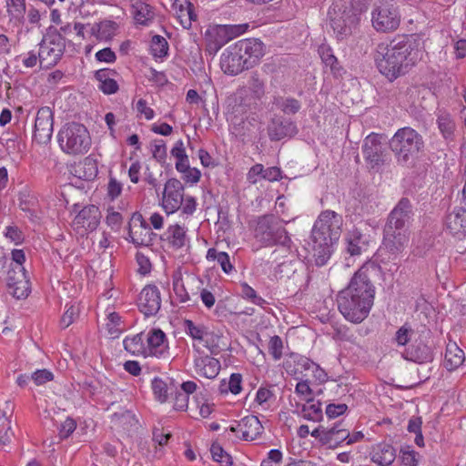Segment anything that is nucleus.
Instances as JSON below:
<instances>
[{"mask_svg":"<svg viewBox=\"0 0 466 466\" xmlns=\"http://www.w3.org/2000/svg\"><path fill=\"white\" fill-rule=\"evenodd\" d=\"M61 149L69 155L86 153L91 147V137L87 128L76 122L66 124L58 132Z\"/></svg>","mask_w":466,"mask_h":466,"instance_id":"8","label":"nucleus"},{"mask_svg":"<svg viewBox=\"0 0 466 466\" xmlns=\"http://www.w3.org/2000/svg\"><path fill=\"white\" fill-rule=\"evenodd\" d=\"M196 367L200 375L208 379H214L220 370V362L215 358L206 356L196 361Z\"/></svg>","mask_w":466,"mask_h":466,"instance_id":"36","label":"nucleus"},{"mask_svg":"<svg viewBox=\"0 0 466 466\" xmlns=\"http://www.w3.org/2000/svg\"><path fill=\"white\" fill-rule=\"evenodd\" d=\"M424 54V42L420 37L401 35L378 45L374 60L379 72L392 82L421 61Z\"/></svg>","mask_w":466,"mask_h":466,"instance_id":"1","label":"nucleus"},{"mask_svg":"<svg viewBox=\"0 0 466 466\" xmlns=\"http://www.w3.org/2000/svg\"><path fill=\"white\" fill-rule=\"evenodd\" d=\"M248 66H254L264 56V45L256 38L242 39L235 43Z\"/></svg>","mask_w":466,"mask_h":466,"instance_id":"21","label":"nucleus"},{"mask_svg":"<svg viewBox=\"0 0 466 466\" xmlns=\"http://www.w3.org/2000/svg\"><path fill=\"white\" fill-rule=\"evenodd\" d=\"M185 187L177 178H169L165 183L161 198V206L167 215L180 209L183 204Z\"/></svg>","mask_w":466,"mask_h":466,"instance_id":"13","label":"nucleus"},{"mask_svg":"<svg viewBox=\"0 0 466 466\" xmlns=\"http://www.w3.org/2000/svg\"><path fill=\"white\" fill-rule=\"evenodd\" d=\"M343 219L333 210L322 211L311 230L312 256L318 267L327 264L332 253V246L341 234Z\"/></svg>","mask_w":466,"mask_h":466,"instance_id":"4","label":"nucleus"},{"mask_svg":"<svg viewBox=\"0 0 466 466\" xmlns=\"http://www.w3.org/2000/svg\"><path fill=\"white\" fill-rule=\"evenodd\" d=\"M242 376L240 373H232L230 375L229 380L228 381V388L227 390H229V391L237 395L242 390Z\"/></svg>","mask_w":466,"mask_h":466,"instance_id":"63","label":"nucleus"},{"mask_svg":"<svg viewBox=\"0 0 466 466\" xmlns=\"http://www.w3.org/2000/svg\"><path fill=\"white\" fill-rule=\"evenodd\" d=\"M117 73L109 68H103L96 71L95 78L98 81V89L102 91L105 95H113L116 94L119 86L115 79V76Z\"/></svg>","mask_w":466,"mask_h":466,"instance_id":"27","label":"nucleus"},{"mask_svg":"<svg viewBox=\"0 0 466 466\" xmlns=\"http://www.w3.org/2000/svg\"><path fill=\"white\" fill-rule=\"evenodd\" d=\"M163 239L173 249H179L189 242L185 228L178 224L169 226L163 235Z\"/></svg>","mask_w":466,"mask_h":466,"instance_id":"30","label":"nucleus"},{"mask_svg":"<svg viewBox=\"0 0 466 466\" xmlns=\"http://www.w3.org/2000/svg\"><path fill=\"white\" fill-rule=\"evenodd\" d=\"M310 435L321 446L336 449L349 437V429L346 428L344 420H340L328 426L319 425L311 431Z\"/></svg>","mask_w":466,"mask_h":466,"instance_id":"10","label":"nucleus"},{"mask_svg":"<svg viewBox=\"0 0 466 466\" xmlns=\"http://www.w3.org/2000/svg\"><path fill=\"white\" fill-rule=\"evenodd\" d=\"M301 413L308 420L320 421L323 417L321 403L314 402L312 399H307V403L302 406Z\"/></svg>","mask_w":466,"mask_h":466,"instance_id":"40","label":"nucleus"},{"mask_svg":"<svg viewBox=\"0 0 466 466\" xmlns=\"http://www.w3.org/2000/svg\"><path fill=\"white\" fill-rule=\"evenodd\" d=\"M285 222L273 214L258 217L253 227L254 238L263 247L290 248L292 240L284 227Z\"/></svg>","mask_w":466,"mask_h":466,"instance_id":"5","label":"nucleus"},{"mask_svg":"<svg viewBox=\"0 0 466 466\" xmlns=\"http://www.w3.org/2000/svg\"><path fill=\"white\" fill-rule=\"evenodd\" d=\"M347 251L351 256L360 255L367 249L368 243L364 239V236L358 228H353L347 236Z\"/></svg>","mask_w":466,"mask_h":466,"instance_id":"34","label":"nucleus"},{"mask_svg":"<svg viewBox=\"0 0 466 466\" xmlns=\"http://www.w3.org/2000/svg\"><path fill=\"white\" fill-rule=\"evenodd\" d=\"M173 289L174 292L178 299L179 302L186 303L190 299V297L186 290L182 279L180 276H174L173 277Z\"/></svg>","mask_w":466,"mask_h":466,"instance_id":"54","label":"nucleus"},{"mask_svg":"<svg viewBox=\"0 0 466 466\" xmlns=\"http://www.w3.org/2000/svg\"><path fill=\"white\" fill-rule=\"evenodd\" d=\"M319 54L322 62L326 66H329L330 72L334 76H340L343 72V67L339 66L337 57L333 55V52L329 46H320L319 47Z\"/></svg>","mask_w":466,"mask_h":466,"instance_id":"38","label":"nucleus"},{"mask_svg":"<svg viewBox=\"0 0 466 466\" xmlns=\"http://www.w3.org/2000/svg\"><path fill=\"white\" fill-rule=\"evenodd\" d=\"M76 422L72 418H66L58 427V434L61 439L68 438L76 430Z\"/></svg>","mask_w":466,"mask_h":466,"instance_id":"59","label":"nucleus"},{"mask_svg":"<svg viewBox=\"0 0 466 466\" xmlns=\"http://www.w3.org/2000/svg\"><path fill=\"white\" fill-rule=\"evenodd\" d=\"M19 279L14 286H7L8 291L17 299H25L30 292L29 280L26 276Z\"/></svg>","mask_w":466,"mask_h":466,"instance_id":"44","label":"nucleus"},{"mask_svg":"<svg viewBox=\"0 0 466 466\" xmlns=\"http://www.w3.org/2000/svg\"><path fill=\"white\" fill-rule=\"evenodd\" d=\"M66 48L65 37L56 29L49 28L39 44L41 68H50L61 59Z\"/></svg>","mask_w":466,"mask_h":466,"instance_id":"9","label":"nucleus"},{"mask_svg":"<svg viewBox=\"0 0 466 466\" xmlns=\"http://www.w3.org/2000/svg\"><path fill=\"white\" fill-rule=\"evenodd\" d=\"M78 315V309L75 305H66V310L60 319V327L66 329L69 327Z\"/></svg>","mask_w":466,"mask_h":466,"instance_id":"56","label":"nucleus"},{"mask_svg":"<svg viewBox=\"0 0 466 466\" xmlns=\"http://www.w3.org/2000/svg\"><path fill=\"white\" fill-rule=\"evenodd\" d=\"M13 435L11 422L5 412L0 410V444L5 445L10 442Z\"/></svg>","mask_w":466,"mask_h":466,"instance_id":"45","label":"nucleus"},{"mask_svg":"<svg viewBox=\"0 0 466 466\" xmlns=\"http://www.w3.org/2000/svg\"><path fill=\"white\" fill-rule=\"evenodd\" d=\"M436 124L441 137L446 141H454L457 126L453 116L448 110L444 108L437 110Z\"/></svg>","mask_w":466,"mask_h":466,"instance_id":"24","label":"nucleus"},{"mask_svg":"<svg viewBox=\"0 0 466 466\" xmlns=\"http://www.w3.org/2000/svg\"><path fill=\"white\" fill-rule=\"evenodd\" d=\"M348 410V406L344 403L334 404L330 403L326 407V416L329 420L336 419L337 417L344 414Z\"/></svg>","mask_w":466,"mask_h":466,"instance_id":"60","label":"nucleus"},{"mask_svg":"<svg viewBox=\"0 0 466 466\" xmlns=\"http://www.w3.org/2000/svg\"><path fill=\"white\" fill-rule=\"evenodd\" d=\"M150 226L139 212H134L128 223V238L135 246H148L152 240Z\"/></svg>","mask_w":466,"mask_h":466,"instance_id":"17","label":"nucleus"},{"mask_svg":"<svg viewBox=\"0 0 466 466\" xmlns=\"http://www.w3.org/2000/svg\"><path fill=\"white\" fill-rule=\"evenodd\" d=\"M410 200L401 198L390 212L383 229L382 246L378 251L380 262L387 264L395 260L409 242V225L413 218Z\"/></svg>","mask_w":466,"mask_h":466,"instance_id":"2","label":"nucleus"},{"mask_svg":"<svg viewBox=\"0 0 466 466\" xmlns=\"http://www.w3.org/2000/svg\"><path fill=\"white\" fill-rule=\"evenodd\" d=\"M206 258L209 261H217L223 272L228 275L236 271L235 267L230 261V257L227 252L218 251L215 248H210L208 249Z\"/></svg>","mask_w":466,"mask_h":466,"instance_id":"37","label":"nucleus"},{"mask_svg":"<svg viewBox=\"0 0 466 466\" xmlns=\"http://www.w3.org/2000/svg\"><path fill=\"white\" fill-rule=\"evenodd\" d=\"M175 387V381L170 378L163 380L161 378L156 377L151 382V388L155 399L160 403L166 402L168 399V396L173 395Z\"/></svg>","mask_w":466,"mask_h":466,"instance_id":"32","label":"nucleus"},{"mask_svg":"<svg viewBox=\"0 0 466 466\" xmlns=\"http://www.w3.org/2000/svg\"><path fill=\"white\" fill-rule=\"evenodd\" d=\"M374 295L375 288L367 272L359 269L349 285L337 295L338 309L347 320L360 323L370 311Z\"/></svg>","mask_w":466,"mask_h":466,"instance_id":"3","label":"nucleus"},{"mask_svg":"<svg viewBox=\"0 0 466 466\" xmlns=\"http://www.w3.org/2000/svg\"><path fill=\"white\" fill-rule=\"evenodd\" d=\"M174 8L176 9L178 19L180 20V24L185 28H189L191 26L192 21L197 19V15L194 12V5L187 0L186 3H180V5L173 4Z\"/></svg>","mask_w":466,"mask_h":466,"instance_id":"39","label":"nucleus"},{"mask_svg":"<svg viewBox=\"0 0 466 466\" xmlns=\"http://www.w3.org/2000/svg\"><path fill=\"white\" fill-rule=\"evenodd\" d=\"M402 356L404 359L417 363H426L432 360L431 348L421 340H415L408 346Z\"/></svg>","mask_w":466,"mask_h":466,"instance_id":"25","label":"nucleus"},{"mask_svg":"<svg viewBox=\"0 0 466 466\" xmlns=\"http://www.w3.org/2000/svg\"><path fill=\"white\" fill-rule=\"evenodd\" d=\"M390 148L399 165L406 166L418 157L424 148L422 136L415 129L405 127L398 129L390 138Z\"/></svg>","mask_w":466,"mask_h":466,"instance_id":"6","label":"nucleus"},{"mask_svg":"<svg viewBox=\"0 0 466 466\" xmlns=\"http://www.w3.org/2000/svg\"><path fill=\"white\" fill-rule=\"evenodd\" d=\"M123 347L133 356L147 357L145 332L127 336L123 340Z\"/></svg>","mask_w":466,"mask_h":466,"instance_id":"31","label":"nucleus"},{"mask_svg":"<svg viewBox=\"0 0 466 466\" xmlns=\"http://www.w3.org/2000/svg\"><path fill=\"white\" fill-rule=\"evenodd\" d=\"M19 279L14 286H7L8 291L17 299H25L30 292L29 280L26 276Z\"/></svg>","mask_w":466,"mask_h":466,"instance_id":"43","label":"nucleus"},{"mask_svg":"<svg viewBox=\"0 0 466 466\" xmlns=\"http://www.w3.org/2000/svg\"><path fill=\"white\" fill-rule=\"evenodd\" d=\"M396 458L395 449L388 443L377 444L371 452V461L380 466L390 465Z\"/></svg>","mask_w":466,"mask_h":466,"instance_id":"33","label":"nucleus"},{"mask_svg":"<svg viewBox=\"0 0 466 466\" xmlns=\"http://www.w3.org/2000/svg\"><path fill=\"white\" fill-rule=\"evenodd\" d=\"M174 409L177 410H186L188 406V396L181 392L176 386L174 389Z\"/></svg>","mask_w":466,"mask_h":466,"instance_id":"61","label":"nucleus"},{"mask_svg":"<svg viewBox=\"0 0 466 466\" xmlns=\"http://www.w3.org/2000/svg\"><path fill=\"white\" fill-rule=\"evenodd\" d=\"M138 307L145 316L156 315L161 307L160 291L155 285H147L138 297Z\"/></svg>","mask_w":466,"mask_h":466,"instance_id":"20","label":"nucleus"},{"mask_svg":"<svg viewBox=\"0 0 466 466\" xmlns=\"http://www.w3.org/2000/svg\"><path fill=\"white\" fill-rule=\"evenodd\" d=\"M54 114L49 106H42L36 113L34 127V140L40 144H47L53 134Z\"/></svg>","mask_w":466,"mask_h":466,"instance_id":"15","label":"nucleus"},{"mask_svg":"<svg viewBox=\"0 0 466 466\" xmlns=\"http://www.w3.org/2000/svg\"><path fill=\"white\" fill-rule=\"evenodd\" d=\"M268 135L271 141H279L286 137H292L298 133L294 122L282 117H274L268 125Z\"/></svg>","mask_w":466,"mask_h":466,"instance_id":"22","label":"nucleus"},{"mask_svg":"<svg viewBox=\"0 0 466 466\" xmlns=\"http://www.w3.org/2000/svg\"><path fill=\"white\" fill-rule=\"evenodd\" d=\"M131 13L137 24L148 25L155 18L154 8L143 0H131Z\"/></svg>","mask_w":466,"mask_h":466,"instance_id":"29","label":"nucleus"},{"mask_svg":"<svg viewBox=\"0 0 466 466\" xmlns=\"http://www.w3.org/2000/svg\"><path fill=\"white\" fill-rule=\"evenodd\" d=\"M312 360L305 356H301L296 353H291L283 362V368L288 374L296 377L300 380V377L309 370Z\"/></svg>","mask_w":466,"mask_h":466,"instance_id":"26","label":"nucleus"},{"mask_svg":"<svg viewBox=\"0 0 466 466\" xmlns=\"http://www.w3.org/2000/svg\"><path fill=\"white\" fill-rule=\"evenodd\" d=\"M184 328L186 333L193 339L203 341L205 335H207L206 329L203 326H197L190 319H186L184 321Z\"/></svg>","mask_w":466,"mask_h":466,"instance_id":"49","label":"nucleus"},{"mask_svg":"<svg viewBox=\"0 0 466 466\" xmlns=\"http://www.w3.org/2000/svg\"><path fill=\"white\" fill-rule=\"evenodd\" d=\"M268 353L274 360H279L283 356V341L278 335H274L268 341Z\"/></svg>","mask_w":466,"mask_h":466,"instance_id":"50","label":"nucleus"},{"mask_svg":"<svg viewBox=\"0 0 466 466\" xmlns=\"http://www.w3.org/2000/svg\"><path fill=\"white\" fill-rule=\"evenodd\" d=\"M228 430L239 440L251 441L263 433L264 428L258 417L248 415L240 420L234 421L228 427Z\"/></svg>","mask_w":466,"mask_h":466,"instance_id":"16","label":"nucleus"},{"mask_svg":"<svg viewBox=\"0 0 466 466\" xmlns=\"http://www.w3.org/2000/svg\"><path fill=\"white\" fill-rule=\"evenodd\" d=\"M274 104L286 115H295L301 107L300 102L293 97H276Z\"/></svg>","mask_w":466,"mask_h":466,"instance_id":"41","label":"nucleus"},{"mask_svg":"<svg viewBox=\"0 0 466 466\" xmlns=\"http://www.w3.org/2000/svg\"><path fill=\"white\" fill-rule=\"evenodd\" d=\"M31 380L35 385L40 386L53 380L54 375L50 370L46 369L37 370L31 374Z\"/></svg>","mask_w":466,"mask_h":466,"instance_id":"58","label":"nucleus"},{"mask_svg":"<svg viewBox=\"0 0 466 466\" xmlns=\"http://www.w3.org/2000/svg\"><path fill=\"white\" fill-rule=\"evenodd\" d=\"M465 361L464 351L453 340H449L444 356V367L450 370H455Z\"/></svg>","mask_w":466,"mask_h":466,"instance_id":"28","label":"nucleus"},{"mask_svg":"<svg viewBox=\"0 0 466 466\" xmlns=\"http://www.w3.org/2000/svg\"><path fill=\"white\" fill-rule=\"evenodd\" d=\"M241 293L244 298L250 299L256 305L262 306L266 303V300L258 296L256 290L247 283L241 284Z\"/></svg>","mask_w":466,"mask_h":466,"instance_id":"57","label":"nucleus"},{"mask_svg":"<svg viewBox=\"0 0 466 466\" xmlns=\"http://www.w3.org/2000/svg\"><path fill=\"white\" fill-rule=\"evenodd\" d=\"M123 186L116 178L110 177L107 184V197L111 200L117 198L122 192Z\"/></svg>","mask_w":466,"mask_h":466,"instance_id":"62","label":"nucleus"},{"mask_svg":"<svg viewBox=\"0 0 466 466\" xmlns=\"http://www.w3.org/2000/svg\"><path fill=\"white\" fill-rule=\"evenodd\" d=\"M96 58L99 62L114 63L116 60V56L110 47H106L96 53Z\"/></svg>","mask_w":466,"mask_h":466,"instance_id":"64","label":"nucleus"},{"mask_svg":"<svg viewBox=\"0 0 466 466\" xmlns=\"http://www.w3.org/2000/svg\"><path fill=\"white\" fill-rule=\"evenodd\" d=\"M329 22L338 40H343L352 34L360 22V15L351 0H333L329 12Z\"/></svg>","mask_w":466,"mask_h":466,"instance_id":"7","label":"nucleus"},{"mask_svg":"<svg viewBox=\"0 0 466 466\" xmlns=\"http://www.w3.org/2000/svg\"><path fill=\"white\" fill-rule=\"evenodd\" d=\"M362 153L368 166L376 170L381 168L389 159V154L381 142V136L376 133L370 134L364 139Z\"/></svg>","mask_w":466,"mask_h":466,"instance_id":"12","label":"nucleus"},{"mask_svg":"<svg viewBox=\"0 0 466 466\" xmlns=\"http://www.w3.org/2000/svg\"><path fill=\"white\" fill-rule=\"evenodd\" d=\"M147 355L156 358H169L167 335L160 329H151L146 333Z\"/></svg>","mask_w":466,"mask_h":466,"instance_id":"19","label":"nucleus"},{"mask_svg":"<svg viewBox=\"0 0 466 466\" xmlns=\"http://www.w3.org/2000/svg\"><path fill=\"white\" fill-rule=\"evenodd\" d=\"M210 452L213 460L221 465L231 466L233 464L232 457L219 444L213 443Z\"/></svg>","mask_w":466,"mask_h":466,"instance_id":"47","label":"nucleus"},{"mask_svg":"<svg viewBox=\"0 0 466 466\" xmlns=\"http://www.w3.org/2000/svg\"><path fill=\"white\" fill-rule=\"evenodd\" d=\"M106 223L113 231H118L123 223V217L114 208H108L107 215L106 217Z\"/></svg>","mask_w":466,"mask_h":466,"instance_id":"53","label":"nucleus"},{"mask_svg":"<svg viewBox=\"0 0 466 466\" xmlns=\"http://www.w3.org/2000/svg\"><path fill=\"white\" fill-rule=\"evenodd\" d=\"M445 228L453 236L466 235V208L455 207L450 211L444 221Z\"/></svg>","mask_w":466,"mask_h":466,"instance_id":"23","label":"nucleus"},{"mask_svg":"<svg viewBox=\"0 0 466 466\" xmlns=\"http://www.w3.org/2000/svg\"><path fill=\"white\" fill-rule=\"evenodd\" d=\"M5 2L9 21L15 25H22L26 11L25 0H5Z\"/></svg>","mask_w":466,"mask_h":466,"instance_id":"35","label":"nucleus"},{"mask_svg":"<svg viewBox=\"0 0 466 466\" xmlns=\"http://www.w3.org/2000/svg\"><path fill=\"white\" fill-rule=\"evenodd\" d=\"M419 453L407 446L400 450V466H417Z\"/></svg>","mask_w":466,"mask_h":466,"instance_id":"51","label":"nucleus"},{"mask_svg":"<svg viewBox=\"0 0 466 466\" xmlns=\"http://www.w3.org/2000/svg\"><path fill=\"white\" fill-rule=\"evenodd\" d=\"M414 330L408 324L401 326L395 333L394 340L399 346H406L410 340Z\"/></svg>","mask_w":466,"mask_h":466,"instance_id":"52","label":"nucleus"},{"mask_svg":"<svg viewBox=\"0 0 466 466\" xmlns=\"http://www.w3.org/2000/svg\"><path fill=\"white\" fill-rule=\"evenodd\" d=\"M248 25L247 24L241 25H222L218 29V35L224 34L227 35V38L224 42H228L234 37H237L246 32Z\"/></svg>","mask_w":466,"mask_h":466,"instance_id":"46","label":"nucleus"},{"mask_svg":"<svg viewBox=\"0 0 466 466\" xmlns=\"http://www.w3.org/2000/svg\"><path fill=\"white\" fill-rule=\"evenodd\" d=\"M6 284L7 286H14L15 282L20 280L19 279L26 276L25 269L24 267L15 266L11 267L8 266V269L6 271Z\"/></svg>","mask_w":466,"mask_h":466,"instance_id":"55","label":"nucleus"},{"mask_svg":"<svg viewBox=\"0 0 466 466\" xmlns=\"http://www.w3.org/2000/svg\"><path fill=\"white\" fill-rule=\"evenodd\" d=\"M248 88L256 99H261L265 95L264 82L259 79L257 74H253L248 83Z\"/></svg>","mask_w":466,"mask_h":466,"instance_id":"48","label":"nucleus"},{"mask_svg":"<svg viewBox=\"0 0 466 466\" xmlns=\"http://www.w3.org/2000/svg\"><path fill=\"white\" fill-rule=\"evenodd\" d=\"M150 52L154 57H166L168 54L167 41L161 35H154L151 39Z\"/></svg>","mask_w":466,"mask_h":466,"instance_id":"42","label":"nucleus"},{"mask_svg":"<svg viewBox=\"0 0 466 466\" xmlns=\"http://www.w3.org/2000/svg\"><path fill=\"white\" fill-rule=\"evenodd\" d=\"M101 211L96 205L85 206L72 222L74 229L81 235L96 230L100 224Z\"/></svg>","mask_w":466,"mask_h":466,"instance_id":"14","label":"nucleus"},{"mask_svg":"<svg viewBox=\"0 0 466 466\" xmlns=\"http://www.w3.org/2000/svg\"><path fill=\"white\" fill-rule=\"evenodd\" d=\"M371 22L377 31L390 32L397 29L400 22L397 6L388 1L381 2L373 9Z\"/></svg>","mask_w":466,"mask_h":466,"instance_id":"11","label":"nucleus"},{"mask_svg":"<svg viewBox=\"0 0 466 466\" xmlns=\"http://www.w3.org/2000/svg\"><path fill=\"white\" fill-rule=\"evenodd\" d=\"M220 67L225 74L237 76L248 66L236 44L224 50L220 57Z\"/></svg>","mask_w":466,"mask_h":466,"instance_id":"18","label":"nucleus"}]
</instances>
